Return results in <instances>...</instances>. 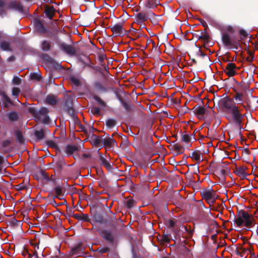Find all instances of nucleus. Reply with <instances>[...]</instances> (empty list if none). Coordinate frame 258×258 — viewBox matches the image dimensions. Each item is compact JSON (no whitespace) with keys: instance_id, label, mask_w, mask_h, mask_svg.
Masks as SVG:
<instances>
[{"instance_id":"nucleus-1","label":"nucleus","mask_w":258,"mask_h":258,"mask_svg":"<svg viewBox=\"0 0 258 258\" xmlns=\"http://www.w3.org/2000/svg\"><path fill=\"white\" fill-rule=\"evenodd\" d=\"M221 103L222 108L226 114L227 119L240 127L244 115L241 113L240 109L236 105L233 99L226 98L223 99Z\"/></svg>"},{"instance_id":"nucleus-2","label":"nucleus","mask_w":258,"mask_h":258,"mask_svg":"<svg viewBox=\"0 0 258 258\" xmlns=\"http://www.w3.org/2000/svg\"><path fill=\"white\" fill-rule=\"evenodd\" d=\"M254 219L252 216L249 215L247 212L242 211L238 217L235 218L234 223L238 227L244 226L247 228H250L253 224Z\"/></svg>"},{"instance_id":"nucleus-3","label":"nucleus","mask_w":258,"mask_h":258,"mask_svg":"<svg viewBox=\"0 0 258 258\" xmlns=\"http://www.w3.org/2000/svg\"><path fill=\"white\" fill-rule=\"evenodd\" d=\"M239 70V68L237 67L235 63L230 62H228L225 66L224 69V72L230 78L238 75Z\"/></svg>"},{"instance_id":"nucleus-4","label":"nucleus","mask_w":258,"mask_h":258,"mask_svg":"<svg viewBox=\"0 0 258 258\" xmlns=\"http://www.w3.org/2000/svg\"><path fill=\"white\" fill-rule=\"evenodd\" d=\"M203 197L207 200L209 204H213L216 199L217 196L214 190L206 191L203 193Z\"/></svg>"},{"instance_id":"nucleus-5","label":"nucleus","mask_w":258,"mask_h":258,"mask_svg":"<svg viewBox=\"0 0 258 258\" xmlns=\"http://www.w3.org/2000/svg\"><path fill=\"white\" fill-rule=\"evenodd\" d=\"M194 112L198 117L200 119H203L206 113V109L202 106L195 107L194 108Z\"/></svg>"},{"instance_id":"nucleus-6","label":"nucleus","mask_w":258,"mask_h":258,"mask_svg":"<svg viewBox=\"0 0 258 258\" xmlns=\"http://www.w3.org/2000/svg\"><path fill=\"white\" fill-rule=\"evenodd\" d=\"M233 99L236 101V104L243 105L244 94L242 92H236L233 95Z\"/></svg>"},{"instance_id":"nucleus-7","label":"nucleus","mask_w":258,"mask_h":258,"mask_svg":"<svg viewBox=\"0 0 258 258\" xmlns=\"http://www.w3.org/2000/svg\"><path fill=\"white\" fill-rule=\"evenodd\" d=\"M10 9H14L19 12H22L23 8L21 3L17 2H12L9 6Z\"/></svg>"},{"instance_id":"nucleus-8","label":"nucleus","mask_w":258,"mask_h":258,"mask_svg":"<svg viewBox=\"0 0 258 258\" xmlns=\"http://www.w3.org/2000/svg\"><path fill=\"white\" fill-rule=\"evenodd\" d=\"M222 41L225 45H230L231 44V39L229 34L226 32H223Z\"/></svg>"},{"instance_id":"nucleus-9","label":"nucleus","mask_w":258,"mask_h":258,"mask_svg":"<svg viewBox=\"0 0 258 258\" xmlns=\"http://www.w3.org/2000/svg\"><path fill=\"white\" fill-rule=\"evenodd\" d=\"M111 30L113 33L116 35H121L122 34L123 28L120 24H116L113 26Z\"/></svg>"},{"instance_id":"nucleus-10","label":"nucleus","mask_w":258,"mask_h":258,"mask_svg":"<svg viewBox=\"0 0 258 258\" xmlns=\"http://www.w3.org/2000/svg\"><path fill=\"white\" fill-rule=\"evenodd\" d=\"M78 150V147L75 145H68L66 147V153L68 155H72Z\"/></svg>"},{"instance_id":"nucleus-11","label":"nucleus","mask_w":258,"mask_h":258,"mask_svg":"<svg viewBox=\"0 0 258 258\" xmlns=\"http://www.w3.org/2000/svg\"><path fill=\"white\" fill-rule=\"evenodd\" d=\"M101 236L106 240L112 241L113 237L110 232L107 230H103L101 232Z\"/></svg>"},{"instance_id":"nucleus-12","label":"nucleus","mask_w":258,"mask_h":258,"mask_svg":"<svg viewBox=\"0 0 258 258\" xmlns=\"http://www.w3.org/2000/svg\"><path fill=\"white\" fill-rule=\"evenodd\" d=\"M34 26L37 30L40 32H43L45 30L42 23L38 19H35L34 21Z\"/></svg>"},{"instance_id":"nucleus-13","label":"nucleus","mask_w":258,"mask_h":258,"mask_svg":"<svg viewBox=\"0 0 258 258\" xmlns=\"http://www.w3.org/2000/svg\"><path fill=\"white\" fill-rule=\"evenodd\" d=\"M191 158L198 162H200L203 160V157L200 153L199 152L195 151L192 153Z\"/></svg>"},{"instance_id":"nucleus-14","label":"nucleus","mask_w":258,"mask_h":258,"mask_svg":"<svg viewBox=\"0 0 258 258\" xmlns=\"http://www.w3.org/2000/svg\"><path fill=\"white\" fill-rule=\"evenodd\" d=\"M55 10L53 7H48L45 10L46 16L50 19H52Z\"/></svg>"},{"instance_id":"nucleus-15","label":"nucleus","mask_w":258,"mask_h":258,"mask_svg":"<svg viewBox=\"0 0 258 258\" xmlns=\"http://www.w3.org/2000/svg\"><path fill=\"white\" fill-rule=\"evenodd\" d=\"M102 142L105 146L107 147H110L112 146V143L114 142V140L111 138H106L102 140Z\"/></svg>"},{"instance_id":"nucleus-16","label":"nucleus","mask_w":258,"mask_h":258,"mask_svg":"<svg viewBox=\"0 0 258 258\" xmlns=\"http://www.w3.org/2000/svg\"><path fill=\"white\" fill-rule=\"evenodd\" d=\"M46 102L48 104L54 105L56 102V98L54 96L49 95L46 99Z\"/></svg>"},{"instance_id":"nucleus-17","label":"nucleus","mask_w":258,"mask_h":258,"mask_svg":"<svg viewBox=\"0 0 258 258\" xmlns=\"http://www.w3.org/2000/svg\"><path fill=\"white\" fill-rule=\"evenodd\" d=\"M235 173L236 175L242 177H244L246 175L245 170L242 167L236 168L235 171Z\"/></svg>"},{"instance_id":"nucleus-18","label":"nucleus","mask_w":258,"mask_h":258,"mask_svg":"<svg viewBox=\"0 0 258 258\" xmlns=\"http://www.w3.org/2000/svg\"><path fill=\"white\" fill-rule=\"evenodd\" d=\"M100 160L102 165H103L107 169H110L111 166L109 162L103 157H100Z\"/></svg>"},{"instance_id":"nucleus-19","label":"nucleus","mask_w":258,"mask_h":258,"mask_svg":"<svg viewBox=\"0 0 258 258\" xmlns=\"http://www.w3.org/2000/svg\"><path fill=\"white\" fill-rule=\"evenodd\" d=\"M62 49L68 53H73L74 52L73 48L69 45H62Z\"/></svg>"},{"instance_id":"nucleus-20","label":"nucleus","mask_w":258,"mask_h":258,"mask_svg":"<svg viewBox=\"0 0 258 258\" xmlns=\"http://www.w3.org/2000/svg\"><path fill=\"white\" fill-rule=\"evenodd\" d=\"M35 135L38 139H42L44 137V130H40L39 131H36L35 132Z\"/></svg>"},{"instance_id":"nucleus-21","label":"nucleus","mask_w":258,"mask_h":258,"mask_svg":"<svg viewBox=\"0 0 258 258\" xmlns=\"http://www.w3.org/2000/svg\"><path fill=\"white\" fill-rule=\"evenodd\" d=\"M40 113L43 115H44L45 122H47L48 120V117L46 116L48 113V109L46 108H42L40 111Z\"/></svg>"},{"instance_id":"nucleus-22","label":"nucleus","mask_w":258,"mask_h":258,"mask_svg":"<svg viewBox=\"0 0 258 258\" xmlns=\"http://www.w3.org/2000/svg\"><path fill=\"white\" fill-rule=\"evenodd\" d=\"M1 95L3 96L4 98V100L5 102V106L8 107L11 103V101L10 98L5 94V93L2 92Z\"/></svg>"},{"instance_id":"nucleus-23","label":"nucleus","mask_w":258,"mask_h":258,"mask_svg":"<svg viewBox=\"0 0 258 258\" xmlns=\"http://www.w3.org/2000/svg\"><path fill=\"white\" fill-rule=\"evenodd\" d=\"M50 47V43L47 41H44L42 43V49L44 51H48Z\"/></svg>"},{"instance_id":"nucleus-24","label":"nucleus","mask_w":258,"mask_h":258,"mask_svg":"<svg viewBox=\"0 0 258 258\" xmlns=\"http://www.w3.org/2000/svg\"><path fill=\"white\" fill-rule=\"evenodd\" d=\"M8 117L11 120L15 121L18 119V114L15 112H12L8 114Z\"/></svg>"},{"instance_id":"nucleus-25","label":"nucleus","mask_w":258,"mask_h":258,"mask_svg":"<svg viewBox=\"0 0 258 258\" xmlns=\"http://www.w3.org/2000/svg\"><path fill=\"white\" fill-rule=\"evenodd\" d=\"M15 188L18 191L24 190L26 188V184L24 183H21L15 185Z\"/></svg>"},{"instance_id":"nucleus-26","label":"nucleus","mask_w":258,"mask_h":258,"mask_svg":"<svg viewBox=\"0 0 258 258\" xmlns=\"http://www.w3.org/2000/svg\"><path fill=\"white\" fill-rule=\"evenodd\" d=\"M1 47L2 49L4 50H10V44L7 42H3L1 44Z\"/></svg>"},{"instance_id":"nucleus-27","label":"nucleus","mask_w":258,"mask_h":258,"mask_svg":"<svg viewBox=\"0 0 258 258\" xmlns=\"http://www.w3.org/2000/svg\"><path fill=\"white\" fill-rule=\"evenodd\" d=\"M70 80L71 82L76 86H79L80 84V81L77 78L72 77L70 78Z\"/></svg>"},{"instance_id":"nucleus-28","label":"nucleus","mask_w":258,"mask_h":258,"mask_svg":"<svg viewBox=\"0 0 258 258\" xmlns=\"http://www.w3.org/2000/svg\"><path fill=\"white\" fill-rule=\"evenodd\" d=\"M106 124L108 127L112 128L115 125V121L112 119H108L106 120Z\"/></svg>"},{"instance_id":"nucleus-29","label":"nucleus","mask_w":258,"mask_h":258,"mask_svg":"<svg viewBox=\"0 0 258 258\" xmlns=\"http://www.w3.org/2000/svg\"><path fill=\"white\" fill-rule=\"evenodd\" d=\"M5 5V2L0 0V16L3 17L6 14V12L3 10Z\"/></svg>"},{"instance_id":"nucleus-30","label":"nucleus","mask_w":258,"mask_h":258,"mask_svg":"<svg viewBox=\"0 0 258 258\" xmlns=\"http://www.w3.org/2000/svg\"><path fill=\"white\" fill-rule=\"evenodd\" d=\"M182 140L185 143H189L190 141V137L187 134H184L182 136Z\"/></svg>"},{"instance_id":"nucleus-31","label":"nucleus","mask_w":258,"mask_h":258,"mask_svg":"<svg viewBox=\"0 0 258 258\" xmlns=\"http://www.w3.org/2000/svg\"><path fill=\"white\" fill-rule=\"evenodd\" d=\"M40 76L37 73H33L30 75V79L31 80L38 81L40 79Z\"/></svg>"},{"instance_id":"nucleus-32","label":"nucleus","mask_w":258,"mask_h":258,"mask_svg":"<svg viewBox=\"0 0 258 258\" xmlns=\"http://www.w3.org/2000/svg\"><path fill=\"white\" fill-rule=\"evenodd\" d=\"M55 192L57 196V197L60 199V197L62 196V189L59 187H56L55 188Z\"/></svg>"},{"instance_id":"nucleus-33","label":"nucleus","mask_w":258,"mask_h":258,"mask_svg":"<svg viewBox=\"0 0 258 258\" xmlns=\"http://www.w3.org/2000/svg\"><path fill=\"white\" fill-rule=\"evenodd\" d=\"M254 58V54L252 52H249V55L246 57V60L248 62H251L253 61Z\"/></svg>"},{"instance_id":"nucleus-34","label":"nucleus","mask_w":258,"mask_h":258,"mask_svg":"<svg viewBox=\"0 0 258 258\" xmlns=\"http://www.w3.org/2000/svg\"><path fill=\"white\" fill-rule=\"evenodd\" d=\"M233 28L231 26H227L225 28L223 32H226L229 34H232L233 32Z\"/></svg>"},{"instance_id":"nucleus-35","label":"nucleus","mask_w":258,"mask_h":258,"mask_svg":"<svg viewBox=\"0 0 258 258\" xmlns=\"http://www.w3.org/2000/svg\"><path fill=\"white\" fill-rule=\"evenodd\" d=\"M125 205H126V206L128 208H132V207L134 206V201H133V200H131V199L128 200L126 202Z\"/></svg>"},{"instance_id":"nucleus-36","label":"nucleus","mask_w":258,"mask_h":258,"mask_svg":"<svg viewBox=\"0 0 258 258\" xmlns=\"http://www.w3.org/2000/svg\"><path fill=\"white\" fill-rule=\"evenodd\" d=\"M20 92L18 88L15 87L12 90V94L15 96H17Z\"/></svg>"},{"instance_id":"nucleus-37","label":"nucleus","mask_w":258,"mask_h":258,"mask_svg":"<svg viewBox=\"0 0 258 258\" xmlns=\"http://www.w3.org/2000/svg\"><path fill=\"white\" fill-rule=\"evenodd\" d=\"M21 80L20 78L17 77H14L13 79V83L15 85H19L20 84Z\"/></svg>"},{"instance_id":"nucleus-38","label":"nucleus","mask_w":258,"mask_h":258,"mask_svg":"<svg viewBox=\"0 0 258 258\" xmlns=\"http://www.w3.org/2000/svg\"><path fill=\"white\" fill-rule=\"evenodd\" d=\"M169 225L171 227H173L175 225V221L174 220H170L169 221Z\"/></svg>"},{"instance_id":"nucleus-39","label":"nucleus","mask_w":258,"mask_h":258,"mask_svg":"<svg viewBox=\"0 0 258 258\" xmlns=\"http://www.w3.org/2000/svg\"><path fill=\"white\" fill-rule=\"evenodd\" d=\"M4 158L2 156H0V166L3 163Z\"/></svg>"},{"instance_id":"nucleus-40","label":"nucleus","mask_w":258,"mask_h":258,"mask_svg":"<svg viewBox=\"0 0 258 258\" xmlns=\"http://www.w3.org/2000/svg\"><path fill=\"white\" fill-rule=\"evenodd\" d=\"M18 138H19V140H20V142H22V140L21 138V137H20V136L19 135H18Z\"/></svg>"},{"instance_id":"nucleus-41","label":"nucleus","mask_w":258,"mask_h":258,"mask_svg":"<svg viewBox=\"0 0 258 258\" xmlns=\"http://www.w3.org/2000/svg\"><path fill=\"white\" fill-rule=\"evenodd\" d=\"M163 258H170L169 257H164Z\"/></svg>"}]
</instances>
